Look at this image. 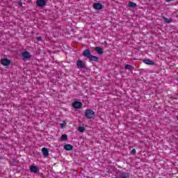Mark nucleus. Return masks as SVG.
<instances>
[{"mask_svg": "<svg viewBox=\"0 0 178 178\" xmlns=\"http://www.w3.org/2000/svg\"><path fill=\"white\" fill-rule=\"evenodd\" d=\"M18 3L19 6H23V3L22 1H19Z\"/></svg>", "mask_w": 178, "mask_h": 178, "instance_id": "22", "label": "nucleus"}, {"mask_svg": "<svg viewBox=\"0 0 178 178\" xmlns=\"http://www.w3.org/2000/svg\"><path fill=\"white\" fill-rule=\"evenodd\" d=\"M118 177L120 178H129L130 177V173L124 172H120L118 175Z\"/></svg>", "mask_w": 178, "mask_h": 178, "instance_id": "5", "label": "nucleus"}, {"mask_svg": "<svg viewBox=\"0 0 178 178\" xmlns=\"http://www.w3.org/2000/svg\"><path fill=\"white\" fill-rule=\"evenodd\" d=\"M131 154H136V149H133L131 151Z\"/></svg>", "mask_w": 178, "mask_h": 178, "instance_id": "21", "label": "nucleus"}, {"mask_svg": "<svg viewBox=\"0 0 178 178\" xmlns=\"http://www.w3.org/2000/svg\"><path fill=\"white\" fill-rule=\"evenodd\" d=\"M77 67H79L80 69H84L86 67V63L83 62L81 60H78L76 63Z\"/></svg>", "mask_w": 178, "mask_h": 178, "instance_id": "7", "label": "nucleus"}, {"mask_svg": "<svg viewBox=\"0 0 178 178\" xmlns=\"http://www.w3.org/2000/svg\"><path fill=\"white\" fill-rule=\"evenodd\" d=\"M64 149H65V151H72V149H73V145L67 144L64 145Z\"/></svg>", "mask_w": 178, "mask_h": 178, "instance_id": "12", "label": "nucleus"}, {"mask_svg": "<svg viewBox=\"0 0 178 178\" xmlns=\"http://www.w3.org/2000/svg\"><path fill=\"white\" fill-rule=\"evenodd\" d=\"M93 8L96 10H101V9H102V4H101L100 3H94Z\"/></svg>", "mask_w": 178, "mask_h": 178, "instance_id": "11", "label": "nucleus"}, {"mask_svg": "<svg viewBox=\"0 0 178 178\" xmlns=\"http://www.w3.org/2000/svg\"><path fill=\"white\" fill-rule=\"evenodd\" d=\"M129 8H136L137 6V4L133 1H131L129 3Z\"/></svg>", "mask_w": 178, "mask_h": 178, "instance_id": "16", "label": "nucleus"}, {"mask_svg": "<svg viewBox=\"0 0 178 178\" xmlns=\"http://www.w3.org/2000/svg\"><path fill=\"white\" fill-rule=\"evenodd\" d=\"M36 40H37V41H42V38H41V37H38V38H36Z\"/></svg>", "mask_w": 178, "mask_h": 178, "instance_id": "20", "label": "nucleus"}, {"mask_svg": "<svg viewBox=\"0 0 178 178\" xmlns=\"http://www.w3.org/2000/svg\"><path fill=\"white\" fill-rule=\"evenodd\" d=\"M163 20L164 21V23H167L169 24V23H172L173 22V19L172 18H167L166 17H163Z\"/></svg>", "mask_w": 178, "mask_h": 178, "instance_id": "13", "label": "nucleus"}, {"mask_svg": "<svg viewBox=\"0 0 178 178\" xmlns=\"http://www.w3.org/2000/svg\"><path fill=\"white\" fill-rule=\"evenodd\" d=\"M133 67V66L130 65H126L124 68L126 70H131V68Z\"/></svg>", "mask_w": 178, "mask_h": 178, "instance_id": "19", "label": "nucleus"}, {"mask_svg": "<svg viewBox=\"0 0 178 178\" xmlns=\"http://www.w3.org/2000/svg\"><path fill=\"white\" fill-rule=\"evenodd\" d=\"M36 5L39 6V8H42L47 5V1H45V0H37Z\"/></svg>", "mask_w": 178, "mask_h": 178, "instance_id": "4", "label": "nucleus"}, {"mask_svg": "<svg viewBox=\"0 0 178 178\" xmlns=\"http://www.w3.org/2000/svg\"><path fill=\"white\" fill-rule=\"evenodd\" d=\"M95 51H96V52L99 53V55H102V54H104V51L99 47H96L95 48Z\"/></svg>", "mask_w": 178, "mask_h": 178, "instance_id": "15", "label": "nucleus"}, {"mask_svg": "<svg viewBox=\"0 0 178 178\" xmlns=\"http://www.w3.org/2000/svg\"><path fill=\"white\" fill-rule=\"evenodd\" d=\"M143 63H145L146 65H155V63L149 59L143 60Z\"/></svg>", "mask_w": 178, "mask_h": 178, "instance_id": "14", "label": "nucleus"}, {"mask_svg": "<svg viewBox=\"0 0 178 178\" xmlns=\"http://www.w3.org/2000/svg\"><path fill=\"white\" fill-rule=\"evenodd\" d=\"M30 170L32 173H38L40 172V169L35 165H31Z\"/></svg>", "mask_w": 178, "mask_h": 178, "instance_id": "10", "label": "nucleus"}, {"mask_svg": "<svg viewBox=\"0 0 178 178\" xmlns=\"http://www.w3.org/2000/svg\"><path fill=\"white\" fill-rule=\"evenodd\" d=\"M42 152L43 154L44 158H48V155H49V150L47 148L43 147L42 149Z\"/></svg>", "mask_w": 178, "mask_h": 178, "instance_id": "9", "label": "nucleus"}, {"mask_svg": "<svg viewBox=\"0 0 178 178\" xmlns=\"http://www.w3.org/2000/svg\"><path fill=\"white\" fill-rule=\"evenodd\" d=\"M22 56L24 59H30L31 58V55H30V53L27 51H23L22 53Z\"/></svg>", "mask_w": 178, "mask_h": 178, "instance_id": "8", "label": "nucleus"}, {"mask_svg": "<svg viewBox=\"0 0 178 178\" xmlns=\"http://www.w3.org/2000/svg\"><path fill=\"white\" fill-rule=\"evenodd\" d=\"M1 64L3 65V66H9V65H10V60L3 58L1 60Z\"/></svg>", "mask_w": 178, "mask_h": 178, "instance_id": "6", "label": "nucleus"}, {"mask_svg": "<svg viewBox=\"0 0 178 178\" xmlns=\"http://www.w3.org/2000/svg\"><path fill=\"white\" fill-rule=\"evenodd\" d=\"M85 118L86 119H94L95 118V113L91 109H86L85 111Z\"/></svg>", "mask_w": 178, "mask_h": 178, "instance_id": "2", "label": "nucleus"}, {"mask_svg": "<svg viewBox=\"0 0 178 178\" xmlns=\"http://www.w3.org/2000/svg\"><path fill=\"white\" fill-rule=\"evenodd\" d=\"M61 127H63V124H61Z\"/></svg>", "mask_w": 178, "mask_h": 178, "instance_id": "24", "label": "nucleus"}, {"mask_svg": "<svg viewBox=\"0 0 178 178\" xmlns=\"http://www.w3.org/2000/svg\"><path fill=\"white\" fill-rule=\"evenodd\" d=\"M83 56L89 59L90 62H98V57L92 56L90 49H86L83 51Z\"/></svg>", "mask_w": 178, "mask_h": 178, "instance_id": "1", "label": "nucleus"}, {"mask_svg": "<svg viewBox=\"0 0 178 178\" xmlns=\"http://www.w3.org/2000/svg\"><path fill=\"white\" fill-rule=\"evenodd\" d=\"M84 130H86V129L83 127H78V131H79V133H84Z\"/></svg>", "mask_w": 178, "mask_h": 178, "instance_id": "18", "label": "nucleus"}, {"mask_svg": "<svg viewBox=\"0 0 178 178\" xmlns=\"http://www.w3.org/2000/svg\"><path fill=\"white\" fill-rule=\"evenodd\" d=\"M66 140H67V135L63 134L61 136V141H66Z\"/></svg>", "mask_w": 178, "mask_h": 178, "instance_id": "17", "label": "nucleus"}, {"mask_svg": "<svg viewBox=\"0 0 178 178\" xmlns=\"http://www.w3.org/2000/svg\"><path fill=\"white\" fill-rule=\"evenodd\" d=\"M168 2H170L172 1V0H166Z\"/></svg>", "mask_w": 178, "mask_h": 178, "instance_id": "23", "label": "nucleus"}, {"mask_svg": "<svg viewBox=\"0 0 178 178\" xmlns=\"http://www.w3.org/2000/svg\"><path fill=\"white\" fill-rule=\"evenodd\" d=\"M72 107L75 109H80V108H83V103L81 102H74L72 103Z\"/></svg>", "mask_w": 178, "mask_h": 178, "instance_id": "3", "label": "nucleus"}]
</instances>
